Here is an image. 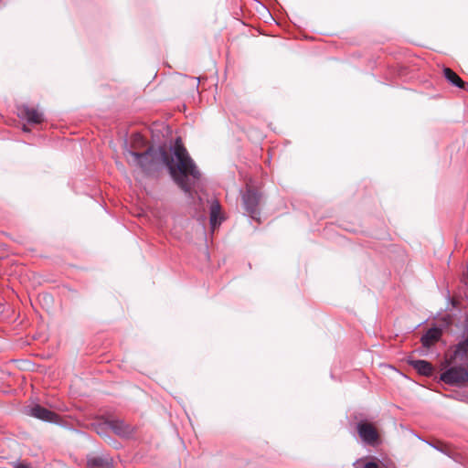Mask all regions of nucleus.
<instances>
[{
    "instance_id": "1",
    "label": "nucleus",
    "mask_w": 468,
    "mask_h": 468,
    "mask_svg": "<svg viewBox=\"0 0 468 468\" xmlns=\"http://www.w3.org/2000/svg\"><path fill=\"white\" fill-rule=\"evenodd\" d=\"M127 160L145 173L154 171L159 165H165L173 179L186 193H190L201 176L180 139L176 141L171 158L165 148L149 147L144 153L129 151Z\"/></svg>"
},
{
    "instance_id": "2",
    "label": "nucleus",
    "mask_w": 468,
    "mask_h": 468,
    "mask_svg": "<svg viewBox=\"0 0 468 468\" xmlns=\"http://www.w3.org/2000/svg\"><path fill=\"white\" fill-rule=\"evenodd\" d=\"M90 426L101 437L114 442L113 436L117 434V419L114 414L97 416Z\"/></svg>"
},
{
    "instance_id": "3",
    "label": "nucleus",
    "mask_w": 468,
    "mask_h": 468,
    "mask_svg": "<svg viewBox=\"0 0 468 468\" xmlns=\"http://www.w3.org/2000/svg\"><path fill=\"white\" fill-rule=\"evenodd\" d=\"M440 379L449 385H466L468 384V370L463 367H451L441 373Z\"/></svg>"
},
{
    "instance_id": "4",
    "label": "nucleus",
    "mask_w": 468,
    "mask_h": 468,
    "mask_svg": "<svg viewBox=\"0 0 468 468\" xmlns=\"http://www.w3.org/2000/svg\"><path fill=\"white\" fill-rule=\"evenodd\" d=\"M27 415L38 419L43 421L58 424L61 426L65 425L64 420L54 411H51L38 404L28 407L27 410Z\"/></svg>"
},
{
    "instance_id": "5",
    "label": "nucleus",
    "mask_w": 468,
    "mask_h": 468,
    "mask_svg": "<svg viewBox=\"0 0 468 468\" xmlns=\"http://www.w3.org/2000/svg\"><path fill=\"white\" fill-rule=\"evenodd\" d=\"M245 210L252 218H257L259 215L258 206L260 202V195L257 191L248 188L242 196Z\"/></svg>"
},
{
    "instance_id": "6",
    "label": "nucleus",
    "mask_w": 468,
    "mask_h": 468,
    "mask_svg": "<svg viewBox=\"0 0 468 468\" xmlns=\"http://www.w3.org/2000/svg\"><path fill=\"white\" fill-rule=\"evenodd\" d=\"M357 432L361 440L370 445L375 444L378 440V434L374 426L367 422L357 424Z\"/></svg>"
},
{
    "instance_id": "7",
    "label": "nucleus",
    "mask_w": 468,
    "mask_h": 468,
    "mask_svg": "<svg viewBox=\"0 0 468 468\" xmlns=\"http://www.w3.org/2000/svg\"><path fill=\"white\" fill-rule=\"evenodd\" d=\"M17 112V114L21 119L27 120V122L31 124L41 123L44 120L42 112L27 105L18 107Z\"/></svg>"
},
{
    "instance_id": "8",
    "label": "nucleus",
    "mask_w": 468,
    "mask_h": 468,
    "mask_svg": "<svg viewBox=\"0 0 468 468\" xmlns=\"http://www.w3.org/2000/svg\"><path fill=\"white\" fill-rule=\"evenodd\" d=\"M88 468H112V458L109 455H91L87 459Z\"/></svg>"
},
{
    "instance_id": "9",
    "label": "nucleus",
    "mask_w": 468,
    "mask_h": 468,
    "mask_svg": "<svg viewBox=\"0 0 468 468\" xmlns=\"http://www.w3.org/2000/svg\"><path fill=\"white\" fill-rule=\"evenodd\" d=\"M145 140L140 133H134L132 135L129 145L128 143H125V152L126 157L129 156V151L138 152L140 149L145 146Z\"/></svg>"
},
{
    "instance_id": "10",
    "label": "nucleus",
    "mask_w": 468,
    "mask_h": 468,
    "mask_svg": "<svg viewBox=\"0 0 468 468\" xmlns=\"http://www.w3.org/2000/svg\"><path fill=\"white\" fill-rule=\"evenodd\" d=\"M410 365L420 375L426 377L432 375L433 367L431 364L426 360H410Z\"/></svg>"
},
{
    "instance_id": "11",
    "label": "nucleus",
    "mask_w": 468,
    "mask_h": 468,
    "mask_svg": "<svg viewBox=\"0 0 468 468\" xmlns=\"http://www.w3.org/2000/svg\"><path fill=\"white\" fill-rule=\"evenodd\" d=\"M453 359L461 361L463 365L468 367V340L461 342L453 354Z\"/></svg>"
},
{
    "instance_id": "12",
    "label": "nucleus",
    "mask_w": 468,
    "mask_h": 468,
    "mask_svg": "<svg viewBox=\"0 0 468 468\" xmlns=\"http://www.w3.org/2000/svg\"><path fill=\"white\" fill-rule=\"evenodd\" d=\"M441 334V332L439 328L433 327L429 329L426 334L421 336V344L425 347H430L440 339Z\"/></svg>"
},
{
    "instance_id": "13",
    "label": "nucleus",
    "mask_w": 468,
    "mask_h": 468,
    "mask_svg": "<svg viewBox=\"0 0 468 468\" xmlns=\"http://www.w3.org/2000/svg\"><path fill=\"white\" fill-rule=\"evenodd\" d=\"M221 207L217 200H212L210 204V225L213 229L221 223Z\"/></svg>"
},
{
    "instance_id": "14",
    "label": "nucleus",
    "mask_w": 468,
    "mask_h": 468,
    "mask_svg": "<svg viewBox=\"0 0 468 468\" xmlns=\"http://www.w3.org/2000/svg\"><path fill=\"white\" fill-rule=\"evenodd\" d=\"M444 77L445 79L452 83V85L458 87V88H463L464 82L462 80V79L451 69L445 68L443 69Z\"/></svg>"
},
{
    "instance_id": "15",
    "label": "nucleus",
    "mask_w": 468,
    "mask_h": 468,
    "mask_svg": "<svg viewBox=\"0 0 468 468\" xmlns=\"http://www.w3.org/2000/svg\"><path fill=\"white\" fill-rule=\"evenodd\" d=\"M364 468H379L378 463L374 462H368L364 465Z\"/></svg>"
},
{
    "instance_id": "16",
    "label": "nucleus",
    "mask_w": 468,
    "mask_h": 468,
    "mask_svg": "<svg viewBox=\"0 0 468 468\" xmlns=\"http://www.w3.org/2000/svg\"><path fill=\"white\" fill-rule=\"evenodd\" d=\"M14 468H31L29 465L25 463H16Z\"/></svg>"
},
{
    "instance_id": "17",
    "label": "nucleus",
    "mask_w": 468,
    "mask_h": 468,
    "mask_svg": "<svg viewBox=\"0 0 468 468\" xmlns=\"http://www.w3.org/2000/svg\"><path fill=\"white\" fill-rule=\"evenodd\" d=\"M465 334L467 335V338L465 340H468V324L465 326Z\"/></svg>"
},
{
    "instance_id": "18",
    "label": "nucleus",
    "mask_w": 468,
    "mask_h": 468,
    "mask_svg": "<svg viewBox=\"0 0 468 468\" xmlns=\"http://www.w3.org/2000/svg\"><path fill=\"white\" fill-rule=\"evenodd\" d=\"M23 131H25V132H28L29 130L26 127V125H24V127H23Z\"/></svg>"
},
{
    "instance_id": "19",
    "label": "nucleus",
    "mask_w": 468,
    "mask_h": 468,
    "mask_svg": "<svg viewBox=\"0 0 468 468\" xmlns=\"http://www.w3.org/2000/svg\"><path fill=\"white\" fill-rule=\"evenodd\" d=\"M118 429H119V435H120L121 434V423L120 422H119Z\"/></svg>"
}]
</instances>
